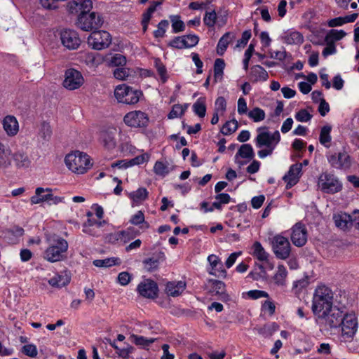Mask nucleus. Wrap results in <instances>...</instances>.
Segmentation results:
<instances>
[{
  "label": "nucleus",
  "instance_id": "f257e3e1",
  "mask_svg": "<svg viewBox=\"0 0 359 359\" xmlns=\"http://www.w3.org/2000/svg\"><path fill=\"white\" fill-rule=\"evenodd\" d=\"M257 132L258 134L255 139V145L260 149L264 147L258 151L257 155L260 158H264L273 154L280 141V135L278 130L271 133L266 126L259 127Z\"/></svg>",
  "mask_w": 359,
  "mask_h": 359
},
{
  "label": "nucleus",
  "instance_id": "f03ea898",
  "mask_svg": "<svg viewBox=\"0 0 359 359\" xmlns=\"http://www.w3.org/2000/svg\"><path fill=\"white\" fill-rule=\"evenodd\" d=\"M333 307V292L325 285L318 286L314 292L312 311L317 315Z\"/></svg>",
  "mask_w": 359,
  "mask_h": 359
},
{
  "label": "nucleus",
  "instance_id": "7ed1b4c3",
  "mask_svg": "<svg viewBox=\"0 0 359 359\" xmlns=\"http://www.w3.org/2000/svg\"><path fill=\"white\" fill-rule=\"evenodd\" d=\"M65 162L67 167L76 174H83L92 166L89 156L79 151L67 154Z\"/></svg>",
  "mask_w": 359,
  "mask_h": 359
},
{
  "label": "nucleus",
  "instance_id": "20e7f679",
  "mask_svg": "<svg viewBox=\"0 0 359 359\" xmlns=\"http://www.w3.org/2000/svg\"><path fill=\"white\" fill-rule=\"evenodd\" d=\"M68 249L67 241L58 236H54L50 241L49 247L44 251L43 258L49 262H57L63 260Z\"/></svg>",
  "mask_w": 359,
  "mask_h": 359
},
{
  "label": "nucleus",
  "instance_id": "39448f33",
  "mask_svg": "<svg viewBox=\"0 0 359 359\" xmlns=\"http://www.w3.org/2000/svg\"><path fill=\"white\" fill-rule=\"evenodd\" d=\"M142 92L135 90L126 84H121L116 87L114 96L120 103L126 104H135L140 100Z\"/></svg>",
  "mask_w": 359,
  "mask_h": 359
},
{
  "label": "nucleus",
  "instance_id": "423d86ee",
  "mask_svg": "<svg viewBox=\"0 0 359 359\" xmlns=\"http://www.w3.org/2000/svg\"><path fill=\"white\" fill-rule=\"evenodd\" d=\"M341 337L345 341H351L358 330V319L353 312L344 314L341 325Z\"/></svg>",
  "mask_w": 359,
  "mask_h": 359
},
{
  "label": "nucleus",
  "instance_id": "0eeeda50",
  "mask_svg": "<svg viewBox=\"0 0 359 359\" xmlns=\"http://www.w3.org/2000/svg\"><path fill=\"white\" fill-rule=\"evenodd\" d=\"M273 252L278 259H286L291 252V245L289 240L280 234L274 236L271 241Z\"/></svg>",
  "mask_w": 359,
  "mask_h": 359
},
{
  "label": "nucleus",
  "instance_id": "6e6552de",
  "mask_svg": "<svg viewBox=\"0 0 359 359\" xmlns=\"http://www.w3.org/2000/svg\"><path fill=\"white\" fill-rule=\"evenodd\" d=\"M103 24L102 16L95 12L79 14L76 21L78 27L84 31L100 28Z\"/></svg>",
  "mask_w": 359,
  "mask_h": 359
},
{
  "label": "nucleus",
  "instance_id": "1a4fd4ad",
  "mask_svg": "<svg viewBox=\"0 0 359 359\" xmlns=\"http://www.w3.org/2000/svg\"><path fill=\"white\" fill-rule=\"evenodd\" d=\"M318 316L320 323L330 328L340 327L344 315L343 312L337 306L331 307L327 311H324Z\"/></svg>",
  "mask_w": 359,
  "mask_h": 359
},
{
  "label": "nucleus",
  "instance_id": "9d476101",
  "mask_svg": "<svg viewBox=\"0 0 359 359\" xmlns=\"http://www.w3.org/2000/svg\"><path fill=\"white\" fill-rule=\"evenodd\" d=\"M318 186L320 190L327 194H334L339 191L342 185L338 178L333 174L327 172L320 175L318 180Z\"/></svg>",
  "mask_w": 359,
  "mask_h": 359
},
{
  "label": "nucleus",
  "instance_id": "9b49d317",
  "mask_svg": "<svg viewBox=\"0 0 359 359\" xmlns=\"http://www.w3.org/2000/svg\"><path fill=\"white\" fill-rule=\"evenodd\" d=\"M148 115L140 110H135L128 112L123 117L124 123L130 128H146L149 124Z\"/></svg>",
  "mask_w": 359,
  "mask_h": 359
},
{
  "label": "nucleus",
  "instance_id": "f8f14e48",
  "mask_svg": "<svg viewBox=\"0 0 359 359\" xmlns=\"http://www.w3.org/2000/svg\"><path fill=\"white\" fill-rule=\"evenodd\" d=\"M328 163L333 168L346 171L352 165V158L345 151L327 156Z\"/></svg>",
  "mask_w": 359,
  "mask_h": 359
},
{
  "label": "nucleus",
  "instance_id": "ddd939ff",
  "mask_svg": "<svg viewBox=\"0 0 359 359\" xmlns=\"http://www.w3.org/2000/svg\"><path fill=\"white\" fill-rule=\"evenodd\" d=\"M307 238L308 231L304 224L297 222L291 228L290 239L295 246H304L307 242Z\"/></svg>",
  "mask_w": 359,
  "mask_h": 359
},
{
  "label": "nucleus",
  "instance_id": "4468645a",
  "mask_svg": "<svg viewBox=\"0 0 359 359\" xmlns=\"http://www.w3.org/2000/svg\"><path fill=\"white\" fill-rule=\"evenodd\" d=\"M83 83V77L81 74L74 69H67L65 72L63 86L68 90H75L79 88Z\"/></svg>",
  "mask_w": 359,
  "mask_h": 359
},
{
  "label": "nucleus",
  "instance_id": "2eb2a0df",
  "mask_svg": "<svg viewBox=\"0 0 359 359\" xmlns=\"http://www.w3.org/2000/svg\"><path fill=\"white\" fill-rule=\"evenodd\" d=\"M137 290L144 298L154 299L158 295V287L155 281L145 279L138 284Z\"/></svg>",
  "mask_w": 359,
  "mask_h": 359
},
{
  "label": "nucleus",
  "instance_id": "dca6fc26",
  "mask_svg": "<svg viewBox=\"0 0 359 359\" xmlns=\"http://www.w3.org/2000/svg\"><path fill=\"white\" fill-rule=\"evenodd\" d=\"M93 8L91 0H71L67 4V9L72 14H83Z\"/></svg>",
  "mask_w": 359,
  "mask_h": 359
},
{
  "label": "nucleus",
  "instance_id": "f3484780",
  "mask_svg": "<svg viewBox=\"0 0 359 359\" xmlns=\"http://www.w3.org/2000/svg\"><path fill=\"white\" fill-rule=\"evenodd\" d=\"M55 36H59L62 45H80L81 41L78 33L71 29L60 30Z\"/></svg>",
  "mask_w": 359,
  "mask_h": 359
},
{
  "label": "nucleus",
  "instance_id": "a211bd4d",
  "mask_svg": "<svg viewBox=\"0 0 359 359\" xmlns=\"http://www.w3.org/2000/svg\"><path fill=\"white\" fill-rule=\"evenodd\" d=\"M208 262L210 265V274L218 278H225L226 276V271L223 267V264L217 255H209L208 257Z\"/></svg>",
  "mask_w": 359,
  "mask_h": 359
},
{
  "label": "nucleus",
  "instance_id": "6ab92c4d",
  "mask_svg": "<svg viewBox=\"0 0 359 359\" xmlns=\"http://www.w3.org/2000/svg\"><path fill=\"white\" fill-rule=\"evenodd\" d=\"M302 169V163H295L290 167L288 172L283 177V180L287 182V188H291L298 182Z\"/></svg>",
  "mask_w": 359,
  "mask_h": 359
},
{
  "label": "nucleus",
  "instance_id": "aec40b11",
  "mask_svg": "<svg viewBox=\"0 0 359 359\" xmlns=\"http://www.w3.org/2000/svg\"><path fill=\"white\" fill-rule=\"evenodd\" d=\"M111 43V34L107 31L93 32L88 38V45H110Z\"/></svg>",
  "mask_w": 359,
  "mask_h": 359
},
{
  "label": "nucleus",
  "instance_id": "412c9836",
  "mask_svg": "<svg viewBox=\"0 0 359 359\" xmlns=\"http://www.w3.org/2000/svg\"><path fill=\"white\" fill-rule=\"evenodd\" d=\"M3 128L8 137H14L19 132V123L16 117L13 115L6 116L2 121Z\"/></svg>",
  "mask_w": 359,
  "mask_h": 359
},
{
  "label": "nucleus",
  "instance_id": "4be33fe9",
  "mask_svg": "<svg viewBox=\"0 0 359 359\" xmlns=\"http://www.w3.org/2000/svg\"><path fill=\"white\" fill-rule=\"evenodd\" d=\"M186 283L183 281L168 282L165 286V293L170 297H178L185 290Z\"/></svg>",
  "mask_w": 359,
  "mask_h": 359
},
{
  "label": "nucleus",
  "instance_id": "5701e85b",
  "mask_svg": "<svg viewBox=\"0 0 359 359\" xmlns=\"http://www.w3.org/2000/svg\"><path fill=\"white\" fill-rule=\"evenodd\" d=\"M104 62L108 67H123L127 62L126 57L120 53H109L104 56Z\"/></svg>",
  "mask_w": 359,
  "mask_h": 359
},
{
  "label": "nucleus",
  "instance_id": "b1692460",
  "mask_svg": "<svg viewBox=\"0 0 359 359\" xmlns=\"http://www.w3.org/2000/svg\"><path fill=\"white\" fill-rule=\"evenodd\" d=\"M11 150L9 147L0 142V169H6L11 165Z\"/></svg>",
  "mask_w": 359,
  "mask_h": 359
},
{
  "label": "nucleus",
  "instance_id": "393cba45",
  "mask_svg": "<svg viewBox=\"0 0 359 359\" xmlns=\"http://www.w3.org/2000/svg\"><path fill=\"white\" fill-rule=\"evenodd\" d=\"M138 69H130L127 67H118L113 72V75L115 79L120 81L130 80L134 78L137 74Z\"/></svg>",
  "mask_w": 359,
  "mask_h": 359
},
{
  "label": "nucleus",
  "instance_id": "a878e982",
  "mask_svg": "<svg viewBox=\"0 0 359 359\" xmlns=\"http://www.w3.org/2000/svg\"><path fill=\"white\" fill-rule=\"evenodd\" d=\"M333 219L336 226L346 230L351 226V215L345 212H340L333 216Z\"/></svg>",
  "mask_w": 359,
  "mask_h": 359
},
{
  "label": "nucleus",
  "instance_id": "bb28decb",
  "mask_svg": "<svg viewBox=\"0 0 359 359\" xmlns=\"http://www.w3.org/2000/svg\"><path fill=\"white\" fill-rule=\"evenodd\" d=\"M52 192L50 188L37 187L35 190V195L30 198V202L32 205L39 204L43 202H47L49 199V193Z\"/></svg>",
  "mask_w": 359,
  "mask_h": 359
},
{
  "label": "nucleus",
  "instance_id": "cd10ccee",
  "mask_svg": "<svg viewBox=\"0 0 359 359\" xmlns=\"http://www.w3.org/2000/svg\"><path fill=\"white\" fill-rule=\"evenodd\" d=\"M269 77L267 72L260 65H255L251 68L250 78L252 82L264 81Z\"/></svg>",
  "mask_w": 359,
  "mask_h": 359
},
{
  "label": "nucleus",
  "instance_id": "c85d7f7f",
  "mask_svg": "<svg viewBox=\"0 0 359 359\" xmlns=\"http://www.w3.org/2000/svg\"><path fill=\"white\" fill-rule=\"evenodd\" d=\"M199 38L195 34H187L176 37L169 45H197Z\"/></svg>",
  "mask_w": 359,
  "mask_h": 359
},
{
  "label": "nucleus",
  "instance_id": "c756f323",
  "mask_svg": "<svg viewBox=\"0 0 359 359\" xmlns=\"http://www.w3.org/2000/svg\"><path fill=\"white\" fill-rule=\"evenodd\" d=\"M283 42L287 45H299L304 42V36L297 31L288 32L283 36Z\"/></svg>",
  "mask_w": 359,
  "mask_h": 359
},
{
  "label": "nucleus",
  "instance_id": "7c9ffc66",
  "mask_svg": "<svg viewBox=\"0 0 359 359\" xmlns=\"http://www.w3.org/2000/svg\"><path fill=\"white\" fill-rule=\"evenodd\" d=\"M70 276L67 273L56 274L48 280V283L55 287H62L68 285L70 282Z\"/></svg>",
  "mask_w": 359,
  "mask_h": 359
},
{
  "label": "nucleus",
  "instance_id": "2f4dec72",
  "mask_svg": "<svg viewBox=\"0 0 359 359\" xmlns=\"http://www.w3.org/2000/svg\"><path fill=\"white\" fill-rule=\"evenodd\" d=\"M13 160L15 165L18 168H28L31 164V161L27 154L22 151H18L13 154Z\"/></svg>",
  "mask_w": 359,
  "mask_h": 359
},
{
  "label": "nucleus",
  "instance_id": "473e14b6",
  "mask_svg": "<svg viewBox=\"0 0 359 359\" xmlns=\"http://www.w3.org/2000/svg\"><path fill=\"white\" fill-rule=\"evenodd\" d=\"M287 271L283 265H278L277 271L273 277L274 283L278 286L283 287L286 285Z\"/></svg>",
  "mask_w": 359,
  "mask_h": 359
},
{
  "label": "nucleus",
  "instance_id": "72a5a7b5",
  "mask_svg": "<svg viewBox=\"0 0 359 359\" xmlns=\"http://www.w3.org/2000/svg\"><path fill=\"white\" fill-rule=\"evenodd\" d=\"M331 131L332 126L330 125L324 126L321 128L320 136H319V142L326 148H329L330 147V142L332 140L331 137Z\"/></svg>",
  "mask_w": 359,
  "mask_h": 359
},
{
  "label": "nucleus",
  "instance_id": "f704fd0d",
  "mask_svg": "<svg viewBox=\"0 0 359 359\" xmlns=\"http://www.w3.org/2000/svg\"><path fill=\"white\" fill-rule=\"evenodd\" d=\"M165 259V255L161 252L158 259L154 257L146 259L143 261L144 269L149 272L156 270L158 267L160 260Z\"/></svg>",
  "mask_w": 359,
  "mask_h": 359
},
{
  "label": "nucleus",
  "instance_id": "c9c22d12",
  "mask_svg": "<svg viewBox=\"0 0 359 359\" xmlns=\"http://www.w3.org/2000/svg\"><path fill=\"white\" fill-rule=\"evenodd\" d=\"M346 36L343 30L331 29L325 36L326 45H334Z\"/></svg>",
  "mask_w": 359,
  "mask_h": 359
},
{
  "label": "nucleus",
  "instance_id": "e433bc0d",
  "mask_svg": "<svg viewBox=\"0 0 359 359\" xmlns=\"http://www.w3.org/2000/svg\"><path fill=\"white\" fill-rule=\"evenodd\" d=\"M128 196L133 203L138 204L147 198L148 191L145 188L140 187L136 191L129 193Z\"/></svg>",
  "mask_w": 359,
  "mask_h": 359
},
{
  "label": "nucleus",
  "instance_id": "4c0bfd02",
  "mask_svg": "<svg viewBox=\"0 0 359 359\" xmlns=\"http://www.w3.org/2000/svg\"><path fill=\"white\" fill-rule=\"evenodd\" d=\"M39 138L43 142L50 141L52 136V129L49 123L43 122L41 124L40 129L38 133Z\"/></svg>",
  "mask_w": 359,
  "mask_h": 359
},
{
  "label": "nucleus",
  "instance_id": "58836bf2",
  "mask_svg": "<svg viewBox=\"0 0 359 359\" xmlns=\"http://www.w3.org/2000/svg\"><path fill=\"white\" fill-rule=\"evenodd\" d=\"M130 338L135 345L143 348L149 347L156 340L154 338H147L137 334H132Z\"/></svg>",
  "mask_w": 359,
  "mask_h": 359
},
{
  "label": "nucleus",
  "instance_id": "ea45409f",
  "mask_svg": "<svg viewBox=\"0 0 359 359\" xmlns=\"http://www.w3.org/2000/svg\"><path fill=\"white\" fill-rule=\"evenodd\" d=\"M109 344L116 350V353L118 357L123 359H128L130 354L134 351V348L128 344L126 347L123 348H119L115 341H109Z\"/></svg>",
  "mask_w": 359,
  "mask_h": 359
},
{
  "label": "nucleus",
  "instance_id": "a19ab883",
  "mask_svg": "<svg viewBox=\"0 0 359 359\" xmlns=\"http://www.w3.org/2000/svg\"><path fill=\"white\" fill-rule=\"evenodd\" d=\"M225 63L223 59L217 58L214 64V81L217 83L222 81Z\"/></svg>",
  "mask_w": 359,
  "mask_h": 359
},
{
  "label": "nucleus",
  "instance_id": "79ce46f5",
  "mask_svg": "<svg viewBox=\"0 0 359 359\" xmlns=\"http://www.w3.org/2000/svg\"><path fill=\"white\" fill-rule=\"evenodd\" d=\"M193 111L196 115L200 118L205 117L206 114L205 99L204 97L198 98L192 106Z\"/></svg>",
  "mask_w": 359,
  "mask_h": 359
},
{
  "label": "nucleus",
  "instance_id": "37998d69",
  "mask_svg": "<svg viewBox=\"0 0 359 359\" xmlns=\"http://www.w3.org/2000/svg\"><path fill=\"white\" fill-rule=\"evenodd\" d=\"M252 255L256 257L260 261H267L269 257V253L266 252L262 245V244L256 241L252 245Z\"/></svg>",
  "mask_w": 359,
  "mask_h": 359
},
{
  "label": "nucleus",
  "instance_id": "c03bdc74",
  "mask_svg": "<svg viewBox=\"0 0 359 359\" xmlns=\"http://www.w3.org/2000/svg\"><path fill=\"white\" fill-rule=\"evenodd\" d=\"M158 3H154L151 5L147 10L142 14V25L143 31L145 32L147 29L149 22L151 18L152 14L156 9V6Z\"/></svg>",
  "mask_w": 359,
  "mask_h": 359
},
{
  "label": "nucleus",
  "instance_id": "a18cd8bd",
  "mask_svg": "<svg viewBox=\"0 0 359 359\" xmlns=\"http://www.w3.org/2000/svg\"><path fill=\"white\" fill-rule=\"evenodd\" d=\"M253 280H259L261 279H265L267 277V273L265 268L262 264L256 265L255 269L251 271L249 275Z\"/></svg>",
  "mask_w": 359,
  "mask_h": 359
},
{
  "label": "nucleus",
  "instance_id": "49530a36",
  "mask_svg": "<svg viewBox=\"0 0 359 359\" xmlns=\"http://www.w3.org/2000/svg\"><path fill=\"white\" fill-rule=\"evenodd\" d=\"M187 107V104H184V105L179 104L173 105L172 110L168 115V118L169 119H173L177 117H181L184 114Z\"/></svg>",
  "mask_w": 359,
  "mask_h": 359
},
{
  "label": "nucleus",
  "instance_id": "de8ad7c7",
  "mask_svg": "<svg viewBox=\"0 0 359 359\" xmlns=\"http://www.w3.org/2000/svg\"><path fill=\"white\" fill-rule=\"evenodd\" d=\"M248 117L254 122H260L265 119L266 114L263 109L259 107H255L248 113Z\"/></svg>",
  "mask_w": 359,
  "mask_h": 359
},
{
  "label": "nucleus",
  "instance_id": "09e8293b",
  "mask_svg": "<svg viewBox=\"0 0 359 359\" xmlns=\"http://www.w3.org/2000/svg\"><path fill=\"white\" fill-rule=\"evenodd\" d=\"M119 263V259L116 257L107 258L104 259H95L93 261V264L97 267H109L118 264Z\"/></svg>",
  "mask_w": 359,
  "mask_h": 359
},
{
  "label": "nucleus",
  "instance_id": "8fccbe9b",
  "mask_svg": "<svg viewBox=\"0 0 359 359\" xmlns=\"http://www.w3.org/2000/svg\"><path fill=\"white\" fill-rule=\"evenodd\" d=\"M238 121L236 119L226 121L222 126L221 132L224 135H229L233 133L238 128Z\"/></svg>",
  "mask_w": 359,
  "mask_h": 359
},
{
  "label": "nucleus",
  "instance_id": "3c124183",
  "mask_svg": "<svg viewBox=\"0 0 359 359\" xmlns=\"http://www.w3.org/2000/svg\"><path fill=\"white\" fill-rule=\"evenodd\" d=\"M244 158H252L254 157V151L252 147L250 144H244L241 146L236 154Z\"/></svg>",
  "mask_w": 359,
  "mask_h": 359
},
{
  "label": "nucleus",
  "instance_id": "603ef678",
  "mask_svg": "<svg viewBox=\"0 0 359 359\" xmlns=\"http://www.w3.org/2000/svg\"><path fill=\"white\" fill-rule=\"evenodd\" d=\"M102 140L103 142L104 147L110 150L114 149L116 147V141L114 136L109 133H103L102 135Z\"/></svg>",
  "mask_w": 359,
  "mask_h": 359
},
{
  "label": "nucleus",
  "instance_id": "864d4df0",
  "mask_svg": "<svg viewBox=\"0 0 359 359\" xmlns=\"http://www.w3.org/2000/svg\"><path fill=\"white\" fill-rule=\"evenodd\" d=\"M170 20L172 23V28L174 32H180L184 29V23L180 20V17L179 15H170Z\"/></svg>",
  "mask_w": 359,
  "mask_h": 359
},
{
  "label": "nucleus",
  "instance_id": "5fc2aeb1",
  "mask_svg": "<svg viewBox=\"0 0 359 359\" xmlns=\"http://www.w3.org/2000/svg\"><path fill=\"white\" fill-rule=\"evenodd\" d=\"M169 22L166 20H161L157 25V29L154 32V36L156 39L163 38L168 28Z\"/></svg>",
  "mask_w": 359,
  "mask_h": 359
},
{
  "label": "nucleus",
  "instance_id": "6e6d98bb",
  "mask_svg": "<svg viewBox=\"0 0 359 359\" xmlns=\"http://www.w3.org/2000/svg\"><path fill=\"white\" fill-rule=\"evenodd\" d=\"M208 283L212 292L215 294H222L224 292L225 284L222 281L211 279Z\"/></svg>",
  "mask_w": 359,
  "mask_h": 359
},
{
  "label": "nucleus",
  "instance_id": "4d7b16f0",
  "mask_svg": "<svg viewBox=\"0 0 359 359\" xmlns=\"http://www.w3.org/2000/svg\"><path fill=\"white\" fill-rule=\"evenodd\" d=\"M154 172L157 175L164 177L170 172V170L168 165H166L163 162L156 161L154 166Z\"/></svg>",
  "mask_w": 359,
  "mask_h": 359
},
{
  "label": "nucleus",
  "instance_id": "13d9d810",
  "mask_svg": "<svg viewBox=\"0 0 359 359\" xmlns=\"http://www.w3.org/2000/svg\"><path fill=\"white\" fill-rule=\"evenodd\" d=\"M217 20V13L215 11H207L203 18L204 24L209 27H213Z\"/></svg>",
  "mask_w": 359,
  "mask_h": 359
},
{
  "label": "nucleus",
  "instance_id": "bf43d9fd",
  "mask_svg": "<svg viewBox=\"0 0 359 359\" xmlns=\"http://www.w3.org/2000/svg\"><path fill=\"white\" fill-rule=\"evenodd\" d=\"M155 67L157 69L158 74L161 76V79L163 83H165L167 81V70L164 65L159 59H155L154 61Z\"/></svg>",
  "mask_w": 359,
  "mask_h": 359
},
{
  "label": "nucleus",
  "instance_id": "052dcab7",
  "mask_svg": "<svg viewBox=\"0 0 359 359\" xmlns=\"http://www.w3.org/2000/svg\"><path fill=\"white\" fill-rule=\"evenodd\" d=\"M90 221H86L83 224V231L85 233H87L88 235L93 236H99L100 235V231L97 229L95 226H93L91 225Z\"/></svg>",
  "mask_w": 359,
  "mask_h": 359
},
{
  "label": "nucleus",
  "instance_id": "680f3d73",
  "mask_svg": "<svg viewBox=\"0 0 359 359\" xmlns=\"http://www.w3.org/2000/svg\"><path fill=\"white\" fill-rule=\"evenodd\" d=\"M130 222L134 225H139L144 223L146 228L149 227V224L147 222H144V215L142 211H138L133 215L130 219Z\"/></svg>",
  "mask_w": 359,
  "mask_h": 359
},
{
  "label": "nucleus",
  "instance_id": "e2e57ef3",
  "mask_svg": "<svg viewBox=\"0 0 359 359\" xmlns=\"http://www.w3.org/2000/svg\"><path fill=\"white\" fill-rule=\"evenodd\" d=\"M22 352L31 358H36L38 354L37 348L34 344H29L22 346Z\"/></svg>",
  "mask_w": 359,
  "mask_h": 359
},
{
  "label": "nucleus",
  "instance_id": "0e129e2a",
  "mask_svg": "<svg viewBox=\"0 0 359 359\" xmlns=\"http://www.w3.org/2000/svg\"><path fill=\"white\" fill-rule=\"evenodd\" d=\"M313 116L306 109H300L295 114V118L299 122H308L312 118Z\"/></svg>",
  "mask_w": 359,
  "mask_h": 359
},
{
  "label": "nucleus",
  "instance_id": "69168bd1",
  "mask_svg": "<svg viewBox=\"0 0 359 359\" xmlns=\"http://www.w3.org/2000/svg\"><path fill=\"white\" fill-rule=\"evenodd\" d=\"M149 156L147 154H144L140 156H137L130 160H129V165L130 167L135 165H141L147 161H148Z\"/></svg>",
  "mask_w": 359,
  "mask_h": 359
},
{
  "label": "nucleus",
  "instance_id": "338daca9",
  "mask_svg": "<svg viewBox=\"0 0 359 359\" xmlns=\"http://www.w3.org/2000/svg\"><path fill=\"white\" fill-rule=\"evenodd\" d=\"M236 36L232 32L225 33L219 39L217 45H229L233 42Z\"/></svg>",
  "mask_w": 359,
  "mask_h": 359
},
{
  "label": "nucleus",
  "instance_id": "774afa93",
  "mask_svg": "<svg viewBox=\"0 0 359 359\" xmlns=\"http://www.w3.org/2000/svg\"><path fill=\"white\" fill-rule=\"evenodd\" d=\"M133 237L130 235V229H128L126 231H122L117 234V241H120L123 243H126L130 241Z\"/></svg>",
  "mask_w": 359,
  "mask_h": 359
}]
</instances>
